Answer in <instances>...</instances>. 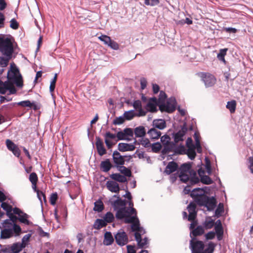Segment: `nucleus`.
I'll list each match as a JSON object with an SVG mask.
<instances>
[{"mask_svg": "<svg viewBox=\"0 0 253 253\" xmlns=\"http://www.w3.org/2000/svg\"><path fill=\"white\" fill-rule=\"evenodd\" d=\"M115 199L110 200L111 205L115 211H116V217L118 219H125L126 223H132L137 220L136 210L132 208L133 204L129 202L130 207H126V202L118 197L114 196Z\"/></svg>", "mask_w": 253, "mask_h": 253, "instance_id": "1", "label": "nucleus"}, {"mask_svg": "<svg viewBox=\"0 0 253 253\" xmlns=\"http://www.w3.org/2000/svg\"><path fill=\"white\" fill-rule=\"evenodd\" d=\"M200 191H183V195H190L195 203L199 206H204L209 211L214 210L216 201L214 197H209L206 194L207 191H201L203 193H198Z\"/></svg>", "mask_w": 253, "mask_h": 253, "instance_id": "2", "label": "nucleus"}, {"mask_svg": "<svg viewBox=\"0 0 253 253\" xmlns=\"http://www.w3.org/2000/svg\"><path fill=\"white\" fill-rule=\"evenodd\" d=\"M7 78L8 80L3 82L2 84V86L5 89V92L12 85L11 83L15 84L17 87H22L23 85L22 77L17 68L15 67L9 71Z\"/></svg>", "mask_w": 253, "mask_h": 253, "instance_id": "3", "label": "nucleus"}, {"mask_svg": "<svg viewBox=\"0 0 253 253\" xmlns=\"http://www.w3.org/2000/svg\"><path fill=\"white\" fill-rule=\"evenodd\" d=\"M131 229L132 231L135 232L134 234L135 238L139 248H143L148 244L147 238L145 237L143 240L141 238V235L145 233V230L142 227L140 226L139 219L131 223Z\"/></svg>", "mask_w": 253, "mask_h": 253, "instance_id": "4", "label": "nucleus"}, {"mask_svg": "<svg viewBox=\"0 0 253 253\" xmlns=\"http://www.w3.org/2000/svg\"><path fill=\"white\" fill-rule=\"evenodd\" d=\"M13 45L8 38L0 36V51L8 59L11 57L13 52Z\"/></svg>", "mask_w": 253, "mask_h": 253, "instance_id": "5", "label": "nucleus"}, {"mask_svg": "<svg viewBox=\"0 0 253 253\" xmlns=\"http://www.w3.org/2000/svg\"><path fill=\"white\" fill-rule=\"evenodd\" d=\"M178 171L180 173H189L190 175L191 174L190 184L192 185L198 183L200 181V179L197 176L196 172L192 169L190 163H184L181 165Z\"/></svg>", "mask_w": 253, "mask_h": 253, "instance_id": "6", "label": "nucleus"}, {"mask_svg": "<svg viewBox=\"0 0 253 253\" xmlns=\"http://www.w3.org/2000/svg\"><path fill=\"white\" fill-rule=\"evenodd\" d=\"M176 100L174 98L170 97L166 103H162L159 105V109L161 112L172 113L175 110Z\"/></svg>", "mask_w": 253, "mask_h": 253, "instance_id": "7", "label": "nucleus"}, {"mask_svg": "<svg viewBox=\"0 0 253 253\" xmlns=\"http://www.w3.org/2000/svg\"><path fill=\"white\" fill-rule=\"evenodd\" d=\"M24 247L25 245L23 243L18 242L4 246L1 251L3 253H19Z\"/></svg>", "mask_w": 253, "mask_h": 253, "instance_id": "8", "label": "nucleus"}, {"mask_svg": "<svg viewBox=\"0 0 253 253\" xmlns=\"http://www.w3.org/2000/svg\"><path fill=\"white\" fill-rule=\"evenodd\" d=\"M205 245L203 242L193 238L190 241V249L192 253H203L204 251Z\"/></svg>", "mask_w": 253, "mask_h": 253, "instance_id": "9", "label": "nucleus"}, {"mask_svg": "<svg viewBox=\"0 0 253 253\" xmlns=\"http://www.w3.org/2000/svg\"><path fill=\"white\" fill-rule=\"evenodd\" d=\"M188 131V127L186 122H184L182 126H181V129L177 132H173L172 133V137L174 139V142L177 143L180 141H182L184 139L183 137Z\"/></svg>", "mask_w": 253, "mask_h": 253, "instance_id": "10", "label": "nucleus"}, {"mask_svg": "<svg viewBox=\"0 0 253 253\" xmlns=\"http://www.w3.org/2000/svg\"><path fill=\"white\" fill-rule=\"evenodd\" d=\"M115 238L117 244L121 246L126 244L128 242V237L123 230H119L115 235Z\"/></svg>", "mask_w": 253, "mask_h": 253, "instance_id": "11", "label": "nucleus"}, {"mask_svg": "<svg viewBox=\"0 0 253 253\" xmlns=\"http://www.w3.org/2000/svg\"><path fill=\"white\" fill-rule=\"evenodd\" d=\"M127 155L122 156L118 151H114L112 154V158L115 167H117L119 165H124L125 163V158H126Z\"/></svg>", "mask_w": 253, "mask_h": 253, "instance_id": "12", "label": "nucleus"}, {"mask_svg": "<svg viewBox=\"0 0 253 253\" xmlns=\"http://www.w3.org/2000/svg\"><path fill=\"white\" fill-rule=\"evenodd\" d=\"M96 147L97 153L100 156H102L107 153V150L105 149L103 141L99 136H96Z\"/></svg>", "mask_w": 253, "mask_h": 253, "instance_id": "13", "label": "nucleus"}, {"mask_svg": "<svg viewBox=\"0 0 253 253\" xmlns=\"http://www.w3.org/2000/svg\"><path fill=\"white\" fill-rule=\"evenodd\" d=\"M202 80L206 87L213 85L215 83L216 79L214 77L210 74H204L202 76Z\"/></svg>", "mask_w": 253, "mask_h": 253, "instance_id": "14", "label": "nucleus"}, {"mask_svg": "<svg viewBox=\"0 0 253 253\" xmlns=\"http://www.w3.org/2000/svg\"><path fill=\"white\" fill-rule=\"evenodd\" d=\"M135 148V146L130 143H119L118 145V149L120 152L132 151Z\"/></svg>", "mask_w": 253, "mask_h": 253, "instance_id": "15", "label": "nucleus"}, {"mask_svg": "<svg viewBox=\"0 0 253 253\" xmlns=\"http://www.w3.org/2000/svg\"><path fill=\"white\" fill-rule=\"evenodd\" d=\"M114 167L109 159H106L104 161H101L100 164V170L104 172H108Z\"/></svg>", "mask_w": 253, "mask_h": 253, "instance_id": "16", "label": "nucleus"}, {"mask_svg": "<svg viewBox=\"0 0 253 253\" xmlns=\"http://www.w3.org/2000/svg\"><path fill=\"white\" fill-rule=\"evenodd\" d=\"M178 169V164L174 161L169 162L166 166L165 172L169 175L170 173L177 170Z\"/></svg>", "mask_w": 253, "mask_h": 253, "instance_id": "17", "label": "nucleus"}, {"mask_svg": "<svg viewBox=\"0 0 253 253\" xmlns=\"http://www.w3.org/2000/svg\"><path fill=\"white\" fill-rule=\"evenodd\" d=\"M152 126L155 128L162 130L166 127V121L163 119H155L152 122Z\"/></svg>", "mask_w": 253, "mask_h": 253, "instance_id": "18", "label": "nucleus"}, {"mask_svg": "<svg viewBox=\"0 0 253 253\" xmlns=\"http://www.w3.org/2000/svg\"><path fill=\"white\" fill-rule=\"evenodd\" d=\"M176 143L174 142L170 141L169 142L164 145V148L162 150V155H166L170 152L173 151Z\"/></svg>", "mask_w": 253, "mask_h": 253, "instance_id": "19", "label": "nucleus"}, {"mask_svg": "<svg viewBox=\"0 0 253 253\" xmlns=\"http://www.w3.org/2000/svg\"><path fill=\"white\" fill-rule=\"evenodd\" d=\"M191 174H189V173H180L179 172V179L183 183H187V187H190L192 185L190 184L191 181Z\"/></svg>", "mask_w": 253, "mask_h": 253, "instance_id": "20", "label": "nucleus"}, {"mask_svg": "<svg viewBox=\"0 0 253 253\" xmlns=\"http://www.w3.org/2000/svg\"><path fill=\"white\" fill-rule=\"evenodd\" d=\"M147 133L149 134L150 138L152 139H158L160 137L161 135V131L157 130L154 127L150 128L148 131Z\"/></svg>", "mask_w": 253, "mask_h": 253, "instance_id": "21", "label": "nucleus"}, {"mask_svg": "<svg viewBox=\"0 0 253 253\" xmlns=\"http://www.w3.org/2000/svg\"><path fill=\"white\" fill-rule=\"evenodd\" d=\"M134 132L136 137H142L146 134V130L143 126H140L134 128Z\"/></svg>", "mask_w": 253, "mask_h": 253, "instance_id": "22", "label": "nucleus"}, {"mask_svg": "<svg viewBox=\"0 0 253 253\" xmlns=\"http://www.w3.org/2000/svg\"><path fill=\"white\" fill-rule=\"evenodd\" d=\"M118 170L123 173L125 177H130L131 176V171L130 169L127 168L123 165H119L116 167Z\"/></svg>", "mask_w": 253, "mask_h": 253, "instance_id": "23", "label": "nucleus"}, {"mask_svg": "<svg viewBox=\"0 0 253 253\" xmlns=\"http://www.w3.org/2000/svg\"><path fill=\"white\" fill-rule=\"evenodd\" d=\"M11 203H12V201L10 199H8L7 201H5V202L1 203V208L6 211V214L9 213L12 211Z\"/></svg>", "mask_w": 253, "mask_h": 253, "instance_id": "24", "label": "nucleus"}, {"mask_svg": "<svg viewBox=\"0 0 253 253\" xmlns=\"http://www.w3.org/2000/svg\"><path fill=\"white\" fill-rule=\"evenodd\" d=\"M114 242L113 237L110 232H107L104 235V244L106 246L111 245Z\"/></svg>", "mask_w": 253, "mask_h": 253, "instance_id": "25", "label": "nucleus"}, {"mask_svg": "<svg viewBox=\"0 0 253 253\" xmlns=\"http://www.w3.org/2000/svg\"><path fill=\"white\" fill-rule=\"evenodd\" d=\"M204 232L203 228L201 226H198L197 228L193 229L190 233V237L192 239L197 236L201 235Z\"/></svg>", "mask_w": 253, "mask_h": 253, "instance_id": "26", "label": "nucleus"}, {"mask_svg": "<svg viewBox=\"0 0 253 253\" xmlns=\"http://www.w3.org/2000/svg\"><path fill=\"white\" fill-rule=\"evenodd\" d=\"M111 178L119 182H125L126 181V178L119 173H113L110 175Z\"/></svg>", "mask_w": 253, "mask_h": 253, "instance_id": "27", "label": "nucleus"}, {"mask_svg": "<svg viewBox=\"0 0 253 253\" xmlns=\"http://www.w3.org/2000/svg\"><path fill=\"white\" fill-rule=\"evenodd\" d=\"M106 225L107 224L103 219H97L95 221L93 226L94 229L98 230L106 226Z\"/></svg>", "mask_w": 253, "mask_h": 253, "instance_id": "28", "label": "nucleus"}, {"mask_svg": "<svg viewBox=\"0 0 253 253\" xmlns=\"http://www.w3.org/2000/svg\"><path fill=\"white\" fill-rule=\"evenodd\" d=\"M13 231L10 229H4L1 231L0 237L2 239H8L12 237Z\"/></svg>", "mask_w": 253, "mask_h": 253, "instance_id": "29", "label": "nucleus"}, {"mask_svg": "<svg viewBox=\"0 0 253 253\" xmlns=\"http://www.w3.org/2000/svg\"><path fill=\"white\" fill-rule=\"evenodd\" d=\"M29 180L32 183V188L34 190H37L36 184L38 181V176L35 172H32L30 174Z\"/></svg>", "mask_w": 253, "mask_h": 253, "instance_id": "30", "label": "nucleus"}, {"mask_svg": "<svg viewBox=\"0 0 253 253\" xmlns=\"http://www.w3.org/2000/svg\"><path fill=\"white\" fill-rule=\"evenodd\" d=\"M186 149L184 145L180 144L179 146H175L173 150V155H183L186 154Z\"/></svg>", "mask_w": 253, "mask_h": 253, "instance_id": "31", "label": "nucleus"}, {"mask_svg": "<svg viewBox=\"0 0 253 253\" xmlns=\"http://www.w3.org/2000/svg\"><path fill=\"white\" fill-rule=\"evenodd\" d=\"M214 230L217 240L218 241L221 240L223 235V229L222 226H215Z\"/></svg>", "mask_w": 253, "mask_h": 253, "instance_id": "32", "label": "nucleus"}, {"mask_svg": "<svg viewBox=\"0 0 253 253\" xmlns=\"http://www.w3.org/2000/svg\"><path fill=\"white\" fill-rule=\"evenodd\" d=\"M106 186L109 190H120L118 184L113 180L108 181Z\"/></svg>", "mask_w": 253, "mask_h": 253, "instance_id": "33", "label": "nucleus"}, {"mask_svg": "<svg viewBox=\"0 0 253 253\" xmlns=\"http://www.w3.org/2000/svg\"><path fill=\"white\" fill-rule=\"evenodd\" d=\"M123 116L125 119V120L129 121L132 120L135 116H136V113H134V110H131L128 111H126L124 113Z\"/></svg>", "mask_w": 253, "mask_h": 253, "instance_id": "34", "label": "nucleus"}, {"mask_svg": "<svg viewBox=\"0 0 253 253\" xmlns=\"http://www.w3.org/2000/svg\"><path fill=\"white\" fill-rule=\"evenodd\" d=\"M28 215L25 213H23L18 218L20 222L25 225H29L31 222L28 219Z\"/></svg>", "mask_w": 253, "mask_h": 253, "instance_id": "35", "label": "nucleus"}, {"mask_svg": "<svg viewBox=\"0 0 253 253\" xmlns=\"http://www.w3.org/2000/svg\"><path fill=\"white\" fill-rule=\"evenodd\" d=\"M103 219L105 221L106 224L107 223H111L113 222L114 219V214L110 211L107 212L103 216Z\"/></svg>", "mask_w": 253, "mask_h": 253, "instance_id": "36", "label": "nucleus"}, {"mask_svg": "<svg viewBox=\"0 0 253 253\" xmlns=\"http://www.w3.org/2000/svg\"><path fill=\"white\" fill-rule=\"evenodd\" d=\"M103 204L101 200H98L94 203L93 210L96 211L100 212L103 210Z\"/></svg>", "mask_w": 253, "mask_h": 253, "instance_id": "37", "label": "nucleus"}, {"mask_svg": "<svg viewBox=\"0 0 253 253\" xmlns=\"http://www.w3.org/2000/svg\"><path fill=\"white\" fill-rule=\"evenodd\" d=\"M236 107V102L235 100L228 101L226 105V108L229 110L231 113H234Z\"/></svg>", "mask_w": 253, "mask_h": 253, "instance_id": "38", "label": "nucleus"}, {"mask_svg": "<svg viewBox=\"0 0 253 253\" xmlns=\"http://www.w3.org/2000/svg\"><path fill=\"white\" fill-rule=\"evenodd\" d=\"M37 192V197L41 202L42 206L43 202H46V197L45 194L43 192V191H35Z\"/></svg>", "mask_w": 253, "mask_h": 253, "instance_id": "39", "label": "nucleus"}, {"mask_svg": "<svg viewBox=\"0 0 253 253\" xmlns=\"http://www.w3.org/2000/svg\"><path fill=\"white\" fill-rule=\"evenodd\" d=\"M224 212V205L223 204L220 203L216 209L215 211V214L216 216L219 217L222 214V213Z\"/></svg>", "mask_w": 253, "mask_h": 253, "instance_id": "40", "label": "nucleus"}, {"mask_svg": "<svg viewBox=\"0 0 253 253\" xmlns=\"http://www.w3.org/2000/svg\"><path fill=\"white\" fill-rule=\"evenodd\" d=\"M2 224L4 229H10L12 230V228L15 223H13L10 220L6 219L3 221Z\"/></svg>", "mask_w": 253, "mask_h": 253, "instance_id": "41", "label": "nucleus"}, {"mask_svg": "<svg viewBox=\"0 0 253 253\" xmlns=\"http://www.w3.org/2000/svg\"><path fill=\"white\" fill-rule=\"evenodd\" d=\"M214 224V221L209 217L205 220L204 225L206 229H211L213 226Z\"/></svg>", "mask_w": 253, "mask_h": 253, "instance_id": "42", "label": "nucleus"}, {"mask_svg": "<svg viewBox=\"0 0 253 253\" xmlns=\"http://www.w3.org/2000/svg\"><path fill=\"white\" fill-rule=\"evenodd\" d=\"M57 79V74H55L53 78L50 82V86H49V91L51 93L53 92L55 88L56 82Z\"/></svg>", "mask_w": 253, "mask_h": 253, "instance_id": "43", "label": "nucleus"}, {"mask_svg": "<svg viewBox=\"0 0 253 253\" xmlns=\"http://www.w3.org/2000/svg\"><path fill=\"white\" fill-rule=\"evenodd\" d=\"M215 245L210 242L209 243L207 248L205 250V251L203 253H212L214 251Z\"/></svg>", "mask_w": 253, "mask_h": 253, "instance_id": "44", "label": "nucleus"}, {"mask_svg": "<svg viewBox=\"0 0 253 253\" xmlns=\"http://www.w3.org/2000/svg\"><path fill=\"white\" fill-rule=\"evenodd\" d=\"M201 182L205 184H210L212 183V180L208 175H203L200 177Z\"/></svg>", "mask_w": 253, "mask_h": 253, "instance_id": "45", "label": "nucleus"}, {"mask_svg": "<svg viewBox=\"0 0 253 253\" xmlns=\"http://www.w3.org/2000/svg\"><path fill=\"white\" fill-rule=\"evenodd\" d=\"M190 159L193 160L195 159L196 153L195 152V149H190L186 150V154Z\"/></svg>", "mask_w": 253, "mask_h": 253, "instance_id": "46", "label": "nucleus"}, {"mask_svg": "<svg viewBox=\"0 0 253 253\" xmlns=\"http://www.w3.org/2000/svg\"><path fill=\"white\" fill-rule=\"evenodd\" d=\"M139 142L138 144H140L145 148H148L151 147V143L148 138H142L138 140Z\"/></svg>", "mask_w": 253, "mask_h": 253, "instance_id": "47", "label": "nucleus"}, {"mask_svg": "<svg viewBox=\"0 0 253 253\" xmlns=\"http://www.w3.org/2000/svg\"><path fill=\"white\" fill-rule=\"evenodd\" d=\"M151 147L152 148V151L153 152L158 153L160 151L162 148V145L160 142H158L153 143L152 145H151Z\"/></svg>", "mask_w": 253, "mask_h": 253, "instance_id": "48", "label": "nucleus"}, {"mask_svg": "<svg viewBox=\"0 0 253 253\" xmlns=\"http://www.w3.org/2000/svg\"><path fill=\"white\" fill-rule=\"evenodd\" d=\"M156 105L155 103H153L151 101H149L146 104V107L148 111L151 112H155L157 111Z\"/></svg>", "mask_w": 253, "mask_h": 253, "instance_id": "49", "label": "nucleus"}, {"mask_svg": "<svg viewBox=\"0 0 253 253\" xmlns=\"http://www.w3.org/2000/svg\"><path fill=\"white\" fill-rule=\"evenodd\" d=\"M98 39L104 42L106 45H108L109 42H111V38L105 35H102L98 37Z\"/></svg>", "mask_w": 253, "mask_h": 253, "instance_id": "50", "label": "nucleus"}, {"mask_svg": "<svg viewBox=\"0 0 253 253\" xmlns=\"http://www.w3.org/2000/svg\"><path fill=\"white\" fill-rule=\"evenodd\" d=\"M117 137L119 140H127L129 141L130 139L126 137L124 131H120L117 133Z\"/></svg>", "mask_w": 253, "mask_h": 253, "instance_id": "51", "label": "nucleus"}, {"mask_svg": "<svg viewBox=\"0 0 253 253\" xmlns=\"http://www.w3.org/2000/svg\"><path fill=\"white\" fill-rule=\"evenodd\" d=\"M205 168L207 169L208 174H211V163L210 160L207 158H205Z\"/></svg>", "mask_w": 253, "mask_h": 253, "instance_id": "52", "label": "nucleus"}, {"mask_svg": "<svg viewBox=\"0 0 253 253\" xmlns=\"http://www.w3.org/2000/svg\"><path fill=\"white\" fill-rule=\"evenodd\" d=\"M125 121V119L124 117V116H120L119 117H117L113 121V124L115 125H121L124 123Z\"/></svg>", "mask_w": 253, "mask_h": 253, "instance_id": "53", "label": "nucleus"}, {"mask_svg": "<svg viewBox=\"0 0 253 253\" xmlns=\"http://www.w3.org/2000/svg\"><path fill=\"white\" fill-rule=\"evenodd\" d=\"M160 3L159 0H144V3L146 5L154 6Z\"/></svg>", "mask_w": 253, "mask_h": 253, "instance_id": "54", "label": "nucleus"}, {"mask_svg": "<svg viewBox=\"0 0 253 253\" xmlns=\"http://www.w3.org/2000/svg\"><path fill=\"white\" fill-rule=\"evenodd\" d=\"M16 104L24 107H29L32 105V102L30 100H27L17 102Z\"/></svg>", "mask_w": 253, "mask_h": 253, "instance_id": "55", "label": "nucleus"}, {"mask_svg": "<svg viewBox=\"0 0 253 253\" xmlns=\"http://www.w3.org/2000/svg\"><path fill=\"white\" fill-rule=\"evenodd\" d=\"M107 45L114 50H118L119 48V44L112 40H111V42H109Z\"/></svg>", "mask_w": 253, "mask_h": 253, "instance_id": "56", "label": "nucleus"}, {"mask_svg": "<svg viewBox=\"0 0 253 253\" xmlns=\"http://www.w3.org/2000/svg\"><path fill=\"white\" fill-rule=\"evenodd\" d=\"M228 50V48H223L219 50V53L217 54V58L218 60L221 58H223L225 57L226 54V52Z\"/></svg>", "mask_w": 253, "mask_h": 253, "instance_id": "57", "label": "nucleus"}, {"mask_svg": "<svg viewBox=\"0 0 253 253\" xmlns=\"http://www.w3.org/2000/svg\"><path fill=\"white\" fill-rule=\"evenodd\" d=\"M186 145L188 147V149H195V146L193 143V140L191 137H188L186 141Z\"/></svg>", "mask_w": 253, "mask_h": 253, "instance_id": "58", "label": "nucleus"}, {"mask_svg": "<svg viewBox=\"0 0 253 253\" xmlns=\"http://www.w3.org/2000/svg\"><path fill=\"white\" fill-rule=\"evenodd\" d=\"M178 178H179V172L177 170L176 172L172 173L170 175L169 180L172 183H173Z\"/></svg>", "mask_w": 253, "mask_h": 253, "instance_id": "59", "label": "nucleus"}, {"mask_svg": "<svg viewBox=\"0 0 253 253\" xmlns=\"http://www.w3.org/2000/svg\"><path fill=\"white\" fill-rule=\"evenodd\" d=\"M6 144L7 149L10 151H11L15 147L17 146V145H16L11 140L9 139H7L6 140Z\"/></svg>", "mask_w": 253, "mask_h": 253, "instance_id": "60", "label": "nucleus"}, {"mask_svg": "<svg viewBox=\"0 0 253 253\" xmlns=\"http://www.w3.org/2000/svg\"><path fill=\"white\" fill-rule=\"evenodd\" d=\"M10 27L11 28H12L14 30H16L18 28L19 24L17 22V21L15 19H14V18L10 20Z\"/></svg>", "mask_w": 253, "mask_h": 253, "instance_id": "61", "label": "nucleus"}, {"mask_svg": "<svg viewBox=\"0 0 253 253\" xmlns=\"http://www.w3.org/2000/svg\"><path fill=\"white\" fill-rule=\"evenodd\" d=\"M123 131L124 132L126 136H130L132 137L133 136V131L132 128L127 127L124 129Z\"/></svg>", "mask_w": 253, "mask_h": 253, "instance_id": "62", "label": "nucleus"}, {"mask_svg": "<svg viewBox=\"0 0 253 253\" xmlns=\"http://www.w3.org/2000/svg\"><path fill=\"white\" fill-rule=\"evenodd\" d=\"M170 140V138L167 134H165L161 137V141L163 143V145L169 142Z\"/></svg>", "mask_w": 253, "mask_h": 253, "instance_id": "63", "label": "nucleus"}, {"mask_svg": "<svg viewBox=\"0 0 253 253\" xmlns=\"http://www.w3.org/2000/svg\"><path fill=\"white\" fill-rule=\"evenodd\" d=\"M249 166L248 167L251 172L253 174V156L250 157L248 158Z\"/></svg>", "mask_w": 253, "mask_h": 253, "instance_id": "64", "label": "nucleus"}]
</instances>
